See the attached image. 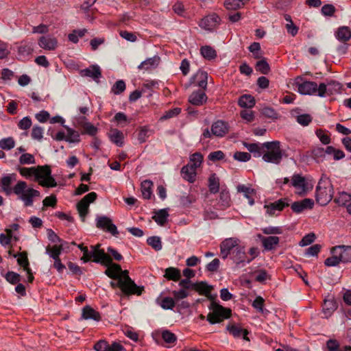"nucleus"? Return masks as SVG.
Wrapping results in <instances>:
<instances>
[{"mask_svg": "<svg viewBox=\"0 0 351 351\" xmlns=\"http://www.w3.org/2000/svg\"><path fill=\"white\" fill-rule=\"evenodd\" d=\"M117 282L111 281L110 285L112 288L119 287L121 291L126 295L135 294L141 295L143 287L137 286L128 276V271L125 270L122 276L117 278Z\"/></svg>", "mask_w": 351, "mask_h": 351, "instance_id": "f257e3e1", "label": "nucleus"}, {"mask_svg": "<svg viewBox=\"0 0 351 351\" xmlns=\"http://www.w3.org/2000/svg\"><path fill=\"white\" fill-rule=\"evenodd\" d=\"M333 196L332 186L326 176H322L317 186L315 198L317 204L325 206L330 202Z\"/></svg>", "mask_w": 351, "mask_h": 351, "instance_id": "f03ea898", "label": "nucleus"}, {"mask_svg": "<svg viewBox=\"0 0 351 351\" xmlns=\"http://www.w3.org/2000/svg\"><path fill=\"white\" fill-rule=\"evenodd\" d=\"M263 147L267 149V152L263 154L264 161L276 165L280 163L284 152L280 147L279 141L266 142L263 144Z\"/></svg>", "mask_w": 351, "mask_h": 351, "instance_id": "7ed1b4c3", "label": "nucleus"}, {"mask_svg": "<svg viewBox=\"0 0 351 351\" xmlns=\"http://www.w3.org/2000/svg\"><path fill=\"white\" fill-rule=\"evenodd\" d=\"M13 192L19 195L25 206H31L34 203V197H39L40 193L38 191L32 188H27L24 181H19L13 188Z\"/></svg>", "mask_w": 351, "mask_h": 351, "instance_id": "20e7f679", "label": "nucleus"}, {"mask_svg": "<svg viewBox=\"0 0 351 351\" xmlns=\"http://www.w3.org/2000/svg\"><path fill=\"white\" fill-rule=\"evenodd\" d=\"M34 180L38 184L47 188L55 187L57 183L54 178L51 176V170L49 166H38L35 168Z\"/></svg>", "mask_w": 351, "mask_h": 351, "instance_id": "39448f33", "label": "nucleus"}, {"mask_svg": "<svg viewBox=\"0 0 351 351\" xmlns=\"http://www.w3.org/2000/svg\"><path fill=\"white\" fill-rule=\"evenodd\" d=\"M210 312L208 314L206 319L211 324L220 323L231 315V310L222 306L221 305L213 302L209 306Z\"/></svg>", "mask_w": 351, "mask_h": 351, "instance_id": "423d86ee", "label": "nucleus"}, {"mask_svg": "<svg viewBox=\"0 0 351 351\" xmlns=\"http://www.w3.org/2000/svg\"><path fill=\"white\" fill-rule=\"evenodd\" d=\"M289 186L295 189V192L299 195H306L313 187V184L305 177L299 173H294L289 179Z\"/></svg>", "mask_w": 351, "mask_h": 351, "instance_id": "0eeeda50", "label": "nucleus"}, {"mask_svg": "<svg viewBox=\"0 0 351 351\" xmlns=\"http://www.w3.org/2000/svg\"><path fill=\"white\" fill-rule=\"evenodd\" d=\"M295 84L298 88V91L302 95H316L318 96V89L319 84L315 82L303 81V78L300 76L297 77L295 80Z\"/></svg>", "mask_w": 351, "mask_h": 351, "instance_id": "6e6552de", "label": "nucleus"}, {"mask_svg": "<svg viewBox=\"0 0 351 351\" xmlns=\"http://www.w3.org/2000/svg\"><path fill=\"white\" fill-rule=\"evenodd\" d=\"M341 84L335 80H326V82L319 84L318 89V97H326L335 95L341 93Z\"/></svg>", "mask_w": 351, "mask_h": 351, "instance_id": "1a4fd4ad", "label": "nucleus"}, {"mask_svg": "<svg viewBox=\"0 0 351 351\" xmlns=\"http://www.w3.org/2000/svg\"><path fill=\"white\" fill-rule=\"evenodd\" d=\"M95 192H90L86 195L77 204V210L82 221H85L86 215L89 211V205L97 199Z\"/></svg>", "mask_w": 351, "mask_h": 351, "instance_id": "9d476101", "label": "nucleus"}, {"mask_svg": "<svg viewBox=\"0 0 351 351\" xmlns=\"http://www.w3.org/2000/svg\"><path fill=\"white\" fill-rule=\"evenodd\" d=\"M96 226L110 233L113 236L117 237L119 234L117 226L112 223L111 219L106 216H97L96 218Z\"/></svg>", "mask_w": 351, "mask_h": 351, "instance_id": "9b49d317", "label": "nucleus"}, {"mask_svg": "<svg viewBox=\"0 0 351 351\" xmlns=\"http://www.w3.org/2000/svg\"><path fill=\"white\" fill-rule=\"evenodd\" d=\"M100 244H97L90 247V252L92 260L95 263L102 265L109 264L111 262V257L104 250L100 249Z\"/></svg>", "mask_w": 351, "mask_h": 351, "instance_id": "f8f14e48", "label": "nucleus"}, {"mask_svg": "<svg viewBox=\"0 0 351 351\" xmlns=\"http://www.w3.org/2000/svg\"><path fill=\"white\" fill-rule=\"evenodd\" d=\"M239 239L235 237L226 239L220 244V253L221 258L226 259L229 255L232 254V250L239 247Z\"/></svg>", "mask_w": 351, "mask_h": 351, "instance_id": "ddd939ff", "label": "nucleus"}, {"mask_svg": "<svg viewBox=\"0 0 351 351\" xmlns=\"http://www.w3.org/2000/svg\"><path fill=\"white\" fill-rule=\"evenodd\" d=\"M231 256V259L238 266H244L245 264L249 263L247 261V254L245 252L244 246L239 245L234 248Z\"/></svg>", "mask_w": 351, "mask_h": 351, "instance_id": "4468645a", "label": "nucleus"}, {"mask_svg": "<svg viewBox=\"0 0 351 351\" xmlns=\"http://www.w3.org/2000/svg\"><path fill=\"white\" fill-rule=\"evenodd\" d=\"M289 205V199L285 197L278 199L269 204L265 205V208L266 209V213L268 215H274L276 211L280 212Z\"/></svg>", "mask_w": 351, "mask_h": 351, "instance_id": "2eb2a0df", "label": "nucleus"}, {"mask_svg": "<svg viewBox=\"0 0 351 351\" xmlns=\"http://www.w3.org/2000/svg\"><path fill=\"white\" fill-rule=\"evenodd\" d=\"M58 40L56 38L50 35L43 36L38 40V46L48 51H54L58 47Z\"/></svg>", "mask_w": 351, "mask_h": 351, "instance_id": "dca6fc26", "label": "nucleus"}, {"mask_svg": "<svg viewBox=\"0 0 351 351\" xmlns=\"http://www.w3.org/2000/svg\"><path fill=\"white\" fill-rule=\"evenodd\" d=\"M220 19L216 14H210L202 19L199 26L206 30L213 31L219 23Z\"/></svg>", "mask_w": 351, "mask_h": 351, "instance_id": "f3484780", "label": "nucleus"}, {"mask_svg": "<svg viewBox=\"0 0 351 351\" xmlns=\"http://www.w3.org/2000/svg\"><path fill=\"white\" fill-rule=\"evenodd\" d=\"M314 152L315 155L323 156L324 154L331 155L333 159L336 160H341L345 157V154L342 150L336 149L332 146H328L325 149L324 148H318Z\"/></svg>", "mask_w": 351, "mask_h": 351, "instance_id": "a211bd4d", "label": "nucleus"}, {"mask_svg": "<svg viewBox=\"0 0 351 351\" xmlns=\"http://www.w3.org/2000/svg\"><path fill=\"white\" fill-rule=\"evenodd\" d=\"M333 248L334 253L337 255L341 263L351 262V246L337 245Z\"/></svg>", "mask_w": 351, "mask_h": 351, "instance_id": "6ab92c4d", "label": "nucleus"}, {"mask_svg": "<svg viewBox=\"0 0 351 351\" xmlns=\"http://www.w3.org/2000/svg\"><path fill=\"white\" fill-rule=\"evenodd\" d=\"M229 130L228 123L221 120L215 121L211 125L213 135L217 137L224 136Z\"/></svg>", "mask_w": 351, "mask_h": 351, "instance_id": "aec40b11", "label": "nucleus"}, {"mask_svg": "<svg viewBox=\"0 0 351 351\" xmlns=\"http://www.w3.org/2000/svg\"><path fill=\"white\" fill-rule=\"evenodd\" d=\"M80 73L81 76L90 77L96 82H98L101 77V69L97 64L91 65L88 68L81 70Z\"/></svg>", "mask_w": 351, "mask_h": 351, "instance_id": "412c9836", "label": "nucleus"}, {"mask_svg": "<svg viewBox=\"0 0 351 351\" xmlns=\"http://www.w3.org/2000/svg\"><path fill=\"white\" fill-rule=\"evenodd\" d=\"M237 191L238 193L243 195V196L248 200V204L250 206H253L254 204V196L256 195L255 189L245 184H239L237 186Z\"/></svg>", "mask_w": 351, "mask_h": 351, "instance_id": "4be33fe9", "label": "nucleus"}, {"mask_svg": "<svg viewBox=\"0 0 351 351\" xmlns=\"http://www.w3.org/2000/svg\"><path fill=\"white\" fill-rule=\"evenodd\" d=\"M197 171L191 165H186L182 167L180 173L184 180L189 183H194L196 180Z\"/></svg>", "mask_w": 351, "mask_h": 351, "instance_id": "5701e85b", "label": "nucleus"}, {"mask_svg": "<svg viewBox=\"0 0 351 351\" xmlns=\"http://www.w3.org/2000/svg\"><path fill=\"white\" fill-rule=\"evenodd\" d=\"M104 265L107 266L105 274L110 278L117 279L123 274L124 271H122L121 266L112 263V260L109 264H104Z\"/></svg>", "mask_w": 351, "mask_h": 351, "instance_id": "b1692460", "label": "nucleus"}, {"mask_svg": "<svg viewBox=\"0 0 351 351\" xmlns=\"http://www.w3.org/2000/svg\"><path fill=\"white\" fill-rule=\"evenodd\" d=\"M314 202L312 199L306 198L302 201L295 202L291 204V209L294 213H300L307 208H312Z\"/></svg>", "mask_w": 351, "mask_h": 351, "instance_id": "393cba45", "label": "nucleus"}, {"mask_svg": "<svg viewBox=\"0 0 351 351\" xmlns=\"http://www.w3.org/2000/svg\"><path fill=\"white\" fill-rule=\"evenodd\" d=\"M335 36L339 42L346 43L351 39V29L348 26H340L335 31Z\"/></svg>", "mask_w": 351, "mask_h": 351, "instance_id": "a878e982", "label": "nucleus"}, {"mask_svg": "<svg viewBox=\"0 0 351 351\" xmlns=\"http://www.w3.org/2000/svg\"><path fill=\"white\" fill-rule=\"evenodd\" d=\"M261 239L262 245L265 250L270 251L276 247L278 245L280 239L277 236H269V237H262L259 236Z\"/></svg>", "mask_w": 351, "mask_h": 351, "instance_id": "bb28decb", "label": "nucleus"}, {"mask_svg": "<svg viewBox=\"0 0 351 351\" xmlns=\"http://www.w3.org/2000/svg\"><path fill=\"white\" fill-rule=\"evenodd\" d=\"M207 96L202 90L193 92L189 97V101L195 106H202L206 103Z\"/></svg>", "mask_w": 351, "mask_h": 351, "instance_id": "cd10ccee", "label": "nucleus"}, {"mask_svg": "<svg viewBox=\"0 0 351 351\" xmlns=\"http://www.w3.org/2000/svg\"><path fill=\"white\" fill-rule=\"evenodd\" d=\"M230 206L231 199L229 191L226 189L221 190L217 203L218 208L223 210L229 208Z\"/></svg>", "mask_w": 351, "mask_h": 351, "instance_id": "c85d7f7f", "label": "nucleus"}, {"mask_svg": "<svg viewBox=\"0 0 351 351\" xmlns=\"http://www.w3.org/2000/svg\"><path fill=\"white\" fill-rule=\"evenodd\" d=\"M226 328L234 337L239 338L243 336V339L249 341L247 337L248 331L246 329H243L240 326L231 324L227 326Z\"/></svg>", "mask_w": 351, "mask_h": 351, "instance_id": "c756f323", "label": "nucleus"}, {"mask_svg": "<svg viewBox=\"0 0 351 351\" xmlns=\"http://www.w3.org/2000/svg\"><path fill=\"white\" fill-rule=\"evenodd\" d=\"M108 137L110 141L118 147L123 145L124 136L123 132L118 129H111L108 133Z\"/></svg>", "mask_w": 351, "mask_h": 351, "instance_id": "7c9ffc66", "label": "nucleus"}, {"mask_svg": "<svg viewBox=\"0 0 351 351\" xmlns=\"http://www.w3.org/2000/svg\"><path fill=\"white\" fill-rule=\"evenodd\" d=\"M160 61V58L158 56H154L142 62L138 66L139 69L149 70L156 68Z\"/></svg>", "mask_w": 351, "mask_h": 351, "instance_id": "2f4dec72", "label": "nucleus"}, {"mask_svg": "<svg viewBox=\"0 0 351 351\" xmlns=\"http://www.w3.org/2000/svg\"><path fill=\"white\" fill-rule=\"evenodd\" d=\"M34 51V43L32 41L21 42L18 48L19 55L23 58L32 54Z\"/></svg>", "mask_w": 351, "mask_h": 351, "instance_id": "473e14b6", "label": "nucleus"}, {"mask_svg": "<svg viewBox=\"0 0 351 351\" xmlns=\"http://www.w3.org/2000/svg\"><path fill=\"white\" fill-rule=\"evenodd\" d=\"M156 302L165 310H172L176 306L175 300L170 297H158Z\"/></svg>", "mask_w": 351, "mask_h": 351, "instance_id": "72a5a7b5", "label": "nucleus"}, {"mask_svg": "<svg viewBox=\"0 0 351 351\" xmlns=\"http://www.w3.org/2000/svg\"><path fill=\"white\" fill-rule=\"evenodd\" d=\"M153 182L150 180H145L141 182V189L142 196L144 199H149L152 196Z\"/></svg>", "mask_w": 351, "mask_h": 351, "instance_id": "f704fd0d", "label": "nucleus"}, {"mask_svg": "<svg viewBox=\"0 0 351 351\" xmlns=\"http://www.w3.org/2000/svg\"><path fill=\"white\" fill-rule=\"evenodd\" d=\"M15 180L16 178L14 174L8 175L2 178L1 188L7 195H10L13 192V189L11 188V184Z\"/></svg>", "mask_w": 351, "mask_h": 351, "instance_id": "c9c22d12", "label": "nucleus"}, {"mask_svg": "<svg viewBox=\"0 0 351 351\" xmlns=\"http://www.w3.org/2000/svg\"><path fill=\"white\" fill-rule=\"evenodd\" d=\"M82 317L85 319H91L95 321H99L101 319V316L99 312L96 311L89 306H86L83 308Z\"/></svg>", "mask_w": 351, "mask_h": 351, "instance_id": "e433bc0d", "label": "nucleus"}, {"mask_svg": "<svg viewBox=\"0 0 351 351\" xmlns=\"http://www.w3.org/2000/svg\"><path fill=\"white\" fill-rule=\"evenodd\" d=\"M238 104L243 108H252L255 105L254 97L250 95H243L239 97Z\"/></svg>", "mask_w": 351, "mask_h": 351, "instance_id": "4c0bfd02", "label": "nucleus"}, {"mask_svg": "<svg viewBox=\"0 0 351 351\" xmlns=\"http://www.w3.org/2000/svg\"><path fill=\"white\" fill-rule=\"evenodd\" d=\"M63 250L62 245H54L53 246L48 245L46 247L45 252L53 260L60 258V254Z\"/></svg>", "mask_w": 351, "mask_h": 351, "instance_id": "58836bf2", "label": "nucleus"}, {"mask_svg": "<svg viewBox=\"0 0 351 351\" xmlns=\"http://www.w3.org/2000/svg\"><path fill=\"white\" fill-rule=\"evenodd\" d=\"M164 277L169 280L178 281L181 277L180 271L176 267H168L165 270Z\"/></svg>", "mask_w": 351, "mask_h": 351, "instance_id": "ea45409f", "label": "nucleus"}, {"mask_svg": "<svg viewBox=\"0 0 351 351\" xmlns=\"http://www.w3.org/2000/svg\"><path fill=\"white\" fill-rule=\"evenodd\" d=\"M337 308L336 303L332 300H325L322 306V312L325 317H330Z\"/></svg>", "mask_w": 351, "mask_h": 351, "instance_id": "a19ab883", "label": "nucleus"}, {"mask_svg": "<svg viewBox=\"0 0 351 351\" xmlns=\"http://www.w3.org/2000/svg\"><path fill=\"white\" fill-rule=\"evenodd\" d=\"M203 160V155L200 152H195L190 156L189 162L187 165H191L192 167L197 170L198 168L202 167Z\"/></svg>", "mask_w": 351, "mask_h": 351, "instance_id": "79ce46f5", "label": "nucleus"}, {"mask_svg": "<svg viewBox=\"0 0 351 351\" xmlns=\"http://www.w3.org/2000/svg\"><path fill=\"white\" fill-rule=\"evenodd\" d=\"M64 127L66 129V142L70 143H77L80 141V136L77 131L71 129L67 126Z\"/></svg>", "mask_w": 351, "mask_h": 351, "instance_id": "37998d69", "label": "nucleus"}, {"mask_svg": "<svg viewBox=\"0 0 351 351\" xmlns=\"http://www.w3.org/2000/svg\"><path fill=\"white\" fill-rule=\"evenodd\" d=\"M244 145L250 153L254 154V157H260L263 154V150L265 147H263V144L245 143Z\"/></svg>", "mask_w": 351, "mask_h": 351, "instance_id": "c03bdc74", "label": "nucleus"}, {"mask_svg": "<svg viewBox=\"0 0 351 351\" xmlns=\"http://www.w3.org/2000/svg\"><path fill=\"white\" fill-rule=\"evenodd\" d=\"M326 346L327 351H351L350 346H345L341 348L336 340H328L326 343Z\"/></svg>", "mask_w": 351, "mask_h": 351, "instance_id": "a18cd8bd", "label": "nucleus"}, {"mask_svg": "<svg viewBox=\"0 0 351 351\" xmlns=\"http://www.w3.org/2000/svg\"><path fill=\"white\" fill-rule=\"evenodd\" d=\"M169 217L167 209H160L155 213L154 220L160 226H164Z\"/></svg>", "mask_w": 351, "mask_h": 351, "instance_id": "49530a36", "label": "nucleus"}, {"mask_svg": "<svg viewBox=\"0 0 351 351\" xmlns=\"http://www.w3.org/2000/svg\"><path fill=\"white\" fill-rule=\"evenodd\" d=\"M208 188L211 193H216L219 189V179L215 173H213L208 178Z\"/></svg>", "mask_w": 351, "mask_h": 351, "instance_id": "de8ad7c7", "label": "nucleus"}, {"mask_svg": "<svg viewBox=\"0 0 351 351\" xmlns=\"http://www.w3.org/2000/svg\"><path fill=\"white\" fill-rule=\"evenodd\" d=\"M193 287L200 295H204L210 294L212 290V287L203 281L194 284Z\"/></svg>", "mask_w": 351, "mask_h": 351, "instance_id": "09e8293b", "label": "nucleus"}, {"mask_svg": "<svg viewBox=\"0 0 351 351\" xmlns=\"http://www.w3.org/2000/svg\"><path fill=\"white\" fill-rule=\"evenodd\" d=\"M202 56L206 60H213L217 57L216 51L211 47L206 45L200 49Z\"/></svg>", "mask_w": 351, "mask_h": 351, "instance_id": "8fccbe9b", "label": "nucleus"}, {"mask_svg": "<svg viewBox=\"0 0 351 351\" xmlns=\"http://www.w3.org/2000/svg\"><path fill=\"white\" fill-rule=\"evenodd\" d=\"M87 29H74L71 33L68 35V39L73 43H77L80 38H82L86 33H87Z\"/></svg>", "mask_w": 351, "mask_h": 351, "instance_id": "3c124183", "label": "nucleus"}, {"mask_svg": "<svg viewBox=\"0 0 351 351\" xmlns=\"http://www.w3.org/2000/svg\"><path fill=\"white\" fill-rule=\"evenodd\" d=\"M248 0H226L224 5L228 10H237L243 7Z\"/></svg>", "mask_w": 351, "mask_h": 351, "instance_id": "603ef678", "label": "nucleus"}, {"mask_svg": "<svg viewBox=\"0 0 351 351\" xmlns=\"http://www.w3.org/2000/svg\"><path fill=\"white\" fill-rule=\"evenodd\" d=\"M249 51L252 53L255 59H261L263 58V53L261 49V45L259 43L254 42L248 47Z\"/></svg>", "mask_w": 351, "mask_h": 351, "instance_id": "864d4df0", "label": "nucleus"}, {"mask_svg": "<svg viewBox=\"0 0 351 351\" xmlns=\"http://www.w3.org/2000/svg\"><path fill=\"white\" fill-rule=\"evenodd\" d=\"M15 146V141L12 137L4 138L0 140V148L4 150H10Z\"/></svg>", "mask_w": 351, "mask_h": 351, "instance_id": "5fc2aeb1", "label": "nucleus"}, {"mask_svg": "<svg viewBox=\"0 0 351 351\" xmlns=\"http://www.w3.org/2000/svg\"><path fill=\"white\" fill-rule=\"evenodd\" d=\"M147 244L156 251L162 249V242L159 237H150L147 240Z\"/></svg>", "mask_w": 351, "mask_h": 351, "instance_id": "6e6d98bb", "label": "nucleus"}, {"mask_svg": "<svg viewBox=\"0 0 351 351\" xmlns=\"http://www.w3.org/2000/svg\"><path fill=\"white\" fill-rule=\"evenodd\" d=\"M255 69L263 74H267L270 71L269 65L265 59L258 61L255 65Z\"/></svg>", "mask_w": 351, "mask_h": 351, "instance_id": "4d7b16f0", "label": "nucleus"}, {"mask_svg": "<svg viewBox=\"0 0 351 351\" xmlns=\"http://www.w3.org/2000/svg\"><path fill=\"white\" fill-rule=\"evenodd\" d=\"M196 77L199 78V81L197 82L198 86L200 88H206L207 86V79L208 74L206 71H198Z\"/></svg>", "mask_w": 351, "mask_h": 351, "instance_id": "13d9d810", "label": "nucleus"}, {"mask_svg": "<svg viewBox=\"0 0 351 351\" xmlns=\"http://www.w3.org/2000/svg\"><path fill=\"white\" fill-rule=\"evenodd\" d=\"M332 256L325 260L324 264L328 267H335L338 265L341 261L337 255L334 253V248L331 250Z\"/></svg>", "mask_w": 351, "mask_h": 351, "instance_id": "bf43d9fd", "label": "nucleus"}, {"mask_svg": "<svg viewBox=\"0 0 351 351\" xmlns=\"http://www.w3.org/2000/svg\"><path fill=\"white\" fill-rule=\"evenodd\" d=\"M162 338L165 343L169 344H173L177 341L176 335L167 330L162 332Z\"/></svg>", "mask_w": 351, "mask_h": 351, "instance_id": "052dcab7", "label": "nucleus"}, {"mask_svg": "<svg viewBox=\"0 0 351 351\" xmlns=\"http://www.w3.org/2000/svg\"><path fill=\"white\" fill-rule=\"evenodd\" d=\"M149 128L147 125L143 126L140 128L138 134V141L140 143H143L147 141L149 136Z\"/></svg>", "mask_w": 351, "mask_h": 351, "instance_id": "680f3d73", "label": "nucleus"}, {"mask_svg": "<svg viewBox=\"0 0 351 351\" xmlns=\"http://www.w3.org/2000/svg\"><path fill=\"white\" fill-rule=\"evenodd\" d=\"M181 112L180 108H174L173 109L166 111L164 114L160 117V121H165L167 119H171L178 116Z\"/></svg>", "mask_w": 351, "mask_h": 351, "instance_id": "e2e57ef3", "label": "nucleus"}, {"mask_svg": "<svg viewBox=\"0 0 351 351\" xmlns=\"http://www.w3.org/2000/svg\"><path fill=\"white\" fill-rule=\"evenodd\" d=\"M297 122L302 126H307L312 121V117L309 114H302L296 117Z\"/></svg>", "mask_w": 351, "mask_h": 351, "instance_id": "0e129e2a", "label": "nucleus"}, {"mask_svg": "<svg viewBox=\"0 0 351 351\" xmlns=\"http://www.w3.org/2000/svg\"><path fill=\"white\" fill-rule=\"evenodd\" d=\"M44 130L42 127L35 125L33 127L31 136L33 139L40 141L43 137Z\"/></svg>", "mask_w": 351, "mask_h": 351, "instance_id": "69168bd1", "label": "nucleus"}, {"mask_svg": "<svg viewBox=\"0 0 351 351\" xmlns=\"http://www.w3.org/2000/svg\"><path fill=\"white\" fill-rule=\"evenodd\" d=\"M125 89V83L123 80H118L112 87L111 91L115 95L122 93Z\"/></svg>", "mask_w": 351, "mask_h": 351, "instance_id": "338daca9", "label": "nucleus"}, {"mask_svg": "<svg viewBox=\"0 0 351 351\" xmlns=\"http://www.w3.org/2000/svg\"><path fill=\"white\" fill-rule=\"evenodd\" d=\"M19 162L21 165H32L35 163V158L31 154H23L19 158Z\"/></svg>", "mask_w": 351, "mask_h": 351, "instance_id": "774afa93", "label": "nucleus"}]
</instances>
